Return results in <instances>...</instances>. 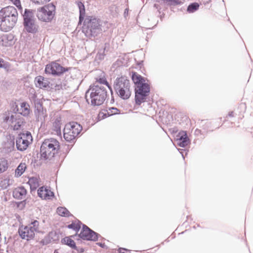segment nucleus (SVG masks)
<instances>
[{"label": "nucleus", "instance_id": "nucleus-1", "mask_svg": "<svg viewBox=\"0 0 253 253\" xmlns=\"http://www.w3.org/2000/svg\"><path fill=\"white\" fill-rule=\"evenodd\" d=\"M18 16L17 9L13 6H8L0 10V29L8 32L15 26Z\"/></svg>", "mask_w": 253, "mask_h": 253}, {"label": "nucleus", "instance_id": "nucleus-2", "mask_svg": "<svg viewBox=\"0 0 253 253\" xmlns=\"http://www.w3.org/2000/svg\"><path fill=\"white\" fill-rule=\"evenodd\" d=\"M131 79L136 85L135 102L138 105L145 101L146 97L150 91V85L146 83V79L135 72H132Z\"/></svg>", "mask_w": 253, "mask_h": 253}, {"label": "nucleus", "instance_id": "nucleus-3", "mask_svg": "<svg viewBox=\"0 0 253 253\" xmlns=\"http://www.w3.org/2000/svg\"><path fill=\"white\" fill-rule=\"evenodd\" d=\"M107 96V91L102 85H93L86 92V98L90 100L92 105H100L103 103Z\"/></svg>", "mask_w": 253, "mask_h": 253}, {"label": "nucleus", "instance_id": "nucleus-4", "mask_svg": "<svg viewBox=\"0 0 253 253\" xmlns=\"http://www.w3.org/2000/svg\"><path fill=\"white\" fill-rule=\"evenodd\" d=\"M59 147V142L56 139L50 138L44 140L41 146V157L45 159L53 157Z\"/></svg>", "mask_w": 253, "mask_h": 253}, {"label": "nucleus", "instance_id": "nucleus-5", "mask_svg": "<svg viewBox=\"0 0 253 253\" xmlns=\"http://www.w3.org/2000/svg\"><path fill=\"white\" fill-rule=\"evenodd\" d=\"M100 20L93 16H87L84 21L83 31L86 36H97L102 31Z\"/></svg>", "mask_w": 253, "mask_h": 253}, {"label": "nucleus", "instance_id": "nucleus-6", "mask_svg": "<svg viewBox=\"0 0 253 253\" xmlns=\"http://www.w3.org/2000/svg\"><path fill=\"white\" fill-rule=\"evenodd\" d=\"M115 89L119 96L123 99H127L131 94L129 80L122 77L117 79Z\"/></svg>", "mask_w": 253, "mask_h": 253}, {"label": "nucleus", "instance_id": "nucleus-7", "mask_svg": "<svg viewBox=\"0 0 253 253\" xmlns=\"http://www.w3.org/2000/svg\"><path fill=\"white\" fill-rule=\"evenodd\" d=\"M55 6L50 3L39 8L37 16L38 19L45 22H50L53 19L55 14Z\"/></svg>", "mask_w": 253, "mask_h": 253}, {"label": "nucleus", "instance_id": "nucleus-8", "mask_svg": "<svg viewBox=\"0 0 253 253\" xmlns=\"http://www.w3.org/2000/svg\"><path fill=\"white\" fill-rule=\"evenodd\" d=\"M82 126L79 124L72 122L67 124L63 130V136L67 141L70 142L74 140L80 133Z\"/></svg>", "mask_w": 253, "mask_h": 253}, {"label": "nucleus", "instance_id": "nucleus-9", "mask_svg": "<svg viewBox=\"0 0 253 253\" xmlns=\"http://www.w3.org/2000/svg\"><path fill=\"white\" fill-rule=\"evenodd\" d=\"M39 226V221L34 220L28 226H21L19 227L18 230L19 235L23 239L30 240L34 237L35 232L38 231Z\"/></svg>", "mask_w": 253, "mask_h": 253}, {"label": "nucleus", "instance_id": "nucleus-10", "mask_svg": "<svg viewBox=\"0 0 253 253\" xmlns=\"http://www.w3.org/2000/svg\"><path fill=\"white\" fill-rule=\"evenodd\" d=\"M24 26L28 33L34 34L38 31V26L35 23L32 12L27 9L25 10L24 15Z\"/></svg>", "mask_w": 253, "mask_h": 253}, {"label": "nucleus", "instance_id": "nucleus-11", "mask_svg": "<svg viewBox=\"0 0 253 253\" xmlns=\"http://www.w3.org/2000/svg\"><path fill=\"white\" fill-rule=\"evenodd\" d=\"M32 140V136L30 132H27L25 133L20 134L16 140L17 149L20 151L26 150Z\"/></svg>", "mask_w": 253, "mask_h": 253}, {"label": "nucleus", "instance_id": "nucleus-12", "mask_svg": "<svg viewBox=\"0 0 253 253\" xmlns=\"http://www.w3.org/2000/svg\"><path fill=\"white\" fill-rule=\"evenodd\" d=\"M68 71L56 61H52L47 64L45 68V72L48 74L59 76Z\"/></svg>", "mask_w": 253, "mask_h": 253}, {"label": "nucleus", "instance_id": "nucleus-13", "mask_svg": "<svg viewBox=\"0 0 253 253\" xmlns=\"http://www.w3.org/2000/svg\"><path fill=\"white\" fill-rule=\"evenodd\" d=\"M79 236L82 239L86 240L96 241L98 239L97 234L86 225H83Z\"/></svg>", "mask_w": 253, "mask_h": 253}, {"label": "nucleus", "instance_id": "nucleus-14", "mask_svg": "<svg viewBox=\"0 0 253 253\" xmlns=\"http://www.w3.org/2000/svg\"><path fill=\"white\" fill-rule=\"evenodd\" d=\"M38 196L45 200H52L54 198V193L47 187L42 186L38 190Z\"/></svg>", "mask_w": 253, "mask_h": 253}, {"label": "nucleus", "instance_id": "nucleus-15", "mask_svg": "<svg viewBox=\"0 0 253 253\" xmlns=\"http://www.w3.org/2000/svg\"><path fill=\"white\" fill-rule=\"evenodd\" d=\"M175 142L177 145L184 147L189 143V139L185 131H180L176 135Z\"/></svg>", "mask_w": 253, "mask_h": 253}, {"label": "nucleus", "instance_id": "nucleus-16", "mask_svg": "<svg viewBox=\"0 0 253 253\" xmlns=\"http://www.w3.org/2000/svg\"><path fill=\"white\" fill-rule=\"evenodd\" d=\"M6 122L10 125L14 130L19 129L23 123V121L19 118L17 119L16 115H11L10 118H7Z\"/></svg>", "mask_w": 253, "mask_h": 253}, {"label": "nucleus", "instance_id": "nucleus-17", "mask_svg": "<svg viewBox=\"0 0 253 253\" xmlns=\"http://www.w3.org/2000/svg\"><path fill=\"white\" fill-rule=\"evenodd\" d=\"M120 113L119 110L116 108H109L108 109L104 110L99 114V117L105 118L110 116L118 114Z\"/></svg>", "mask_w": 253, "mask_h": 253}, {"label": "nucleus", "instance_id": "nucleus-18", "mask_svg": "<svg viewBox=\"0 0 253 253\" xmlns=\"http://www.w3.org/2000/svg\"><path fill=\"white\" fill-rule=\"evenodd\" d=\"M35 81L37 82V86L41 88H46L49 86L50 82L48 79L44 78L42 76L36 77Z\"/></svg>", "mask_w": 253, "mask_h": 253}, {"label": "nucleus", "instance_id": "nucleus-19", "mask_svg": "<svg viewBox=\"0 0 253 253\" xmlns=\"http://www.w3.org/2000/svg\"><path fill=\"white\" fill-rule=\"evenodd\" d=\"M26 194L27 191L23 187H18L13 191V196L17 199H22Z\"/></svg>", "mask_w": 253, "mask_h": 253}, {"label": "nucleus", "instance_id": "nucleus-20", "mask_svg": "<svg viewBox=\"0 0 253 253\" xmlns=\"http://www.w3.org/2000/svg\"><path fill=\"white\" fill-rule=\"evenodd\" d=\"M18 111L21 115L28 116L30 113V108L29 104L25 102L21 103Z\"/></svg>", "mask_w": 253, "mask_h": 253}, {"label": "nucleus", "instance_id": "nucleus-21", "mask_svg": "<svg viewBox=\"0 0 253 253\" xmlns=\"http://www.w3.org/2000/svg\"><path fill=\"white\" fill-rule=\"evenodd\" d=\"M77 4L80 9L79 23H81L84 20V16L85 15V7L83 3L81 1L78 2Z\"/></svg>", "mask_w": 253, "mask_h": 253}, {"label": "nucleus", "instance_id": "nucleus-22", "mask_svg": "<svg viewBox=\"0 0 253 253\" xmlns=\"http://www.w3.org/2000/svg\"><path fill=\"white\" fill-rule=\"evenodd\" d=\"M77 4L80 9L79 23H81L84 20V16L85 15V7L83 3L81 1L78 2Z\"/></svg>", "mask_w": 253, "mask_h": 253}, {"label": "nucleus", "instance_id": "nucleus-23", "mask_svg": "<svg viewBox=\"0 0 253 253\" xmlns=\"http://www.w3.org/2000/svg\"><path fill=\"white\" fill-rule=\"evenodd\" d=\"M57 213L62 216H69L71 214L70 211L65 207H58L56 210Z\"/></svg>", "mask_w": 253, "mask_h": 253}, {"label": "nucleus", "instance_id": "nucleus-24", "mask_svg": "<svg viewBox=\"0 0 253 253\" xmlns=\"http://www.w3.org/2000/svg\"><path fill=\"white\" fill-rule=\"evenodd\" d=\"M26 165L25 163H20L15 170V176H20L25 171Z\"/></svg>", "mask_w": 253, "mask_h": 253}, {"label": "nucleus", "instance_id": "nucleus-25", "mask_svg": "<svg viewBox=\"0 0 253 253\" xmlns=\"http://www.w3.org/2000/svg\"><path fill=\"white\" fill-rule=\"evenodd\" d=\"M62 242L70 247L72 249H76V243L75 241L71 238V237H66L62 240Z\"/></svg>", "mask_w": 253, "mask_h": 253}, {"label": "nucleus", "instance_id": "nucleus-26", "mask_svg": "<svg viewBox=\"0 0 253 253\" xmlns=\"http://www.w3.org/2000/svg\"><path fill=\"white\" fill-rule=\"evenodd\" d=\"M28 184L31 189H36L39 185L38 179L36 177H31L29 179Z\"/></svg>", "mask_w": 253, "mask_h": 253}, {"label": "nucleus", "instance_id": "nucleus-27", "mask_svg": "<svg viewBox=\"0 0 253 253\" xmlns=\"http://www.w3.org/2000/svg\"><path fill=\"white\" fill-rule=\"evenodd\" d=\"M8 168V164L7 161L3 159H0V173L5 171Z\"/></svg>", "mask_w": 253, "mask_h": 253}, {"label": "nucleus", "instance_id": "nucleus-28", "mask_svg": "<svg viewBox=\"0 0 253 253\" xmlns=\"http://www.w3.org/2000/svg\"><path fill=\"white\" fill-rule=\"evenodd\" d=\"M81 227V223L79 221H75L68 225V227L76 231H78Z\"/></svg>", "mask_w": 253, "mask_h": 253}, {"label": "nucleus", "instance_id": "nucleus-29", "mask_svg": "<svg viewBox=\"0 0 253 253\" xmlns=\"http://www.w3.org/2000/svg\"><path fill=\"white\" fill-rule=\"evenodd\" d=\"M199 7L198 3H193L189 5L187 8V11L190 13H192L197 10Z\"/></svg>", "mask_w": 253, "mask_h": 253}, {"label": "nucleus", "instance_id": "nucleus-30", "mask_svg": "<svg viewBox=\"0 0 253 253\" xmlns=\"http://www.w3.org/2000/svg\"><path fill=\"white\" fill-rule=\"evenodd\" d=\"M98 84H106L108 85V83L104 77L96 79V81L93 85H99Z\"/></svg>", "mask_w": 253, "mask_h": 253}, {"label": "nucleus", "instance_id": "nucleus-31", "mask_svg": "<svg viewBox=\"0 0 253 253\" xmlns=\"http://www.w3.org/2000/svg\"><path fill=\"white\" fill-rule=\"evenodd\" d=\"M33 3L35 4L42 5L44 4L47 2H49L50 0H30Z\"/></svg>", "mask_w": 253, "mask_h": 253}, {"label": "nucleus", "instance_id": "nucleus-32", "mask_svg": "<svg viewBox=\"0 0 253 253\" xmlns=\"http://www.w3.org/2000/svg\"><path fill=\"white\" fill-rule=\"evenodd\" d=\"M18 8H21V5L20 0H10Z\"/></svg>", "mask_w": 253, "mask_h": 253}, {"label": "nucleus", "instance_id": "nucleus-33", "mask_svg": "<svg viewBox=\"0 0 253 253\" xmlns=\"http://www.w3.org/2000/svg\"><path fill=\"white\" fill-rule=\"evenodd\" d=\"M119 252L120 253H130L129 250L124 249V248H120L119 249Z\"/></svg>", "mask_w": 253, "mask_h": 253}, {"label": "nucleus", "instance_id": "nucleus-34", "mask_svg": "<svg viewBox=\"0 0 253 253\" xmlns=\"http://www.w3.org/2000/svg\"><path fill=\"white\" fill-rule=\"evenodd\" d=\"M8 144L9 145V148L12 149L14 148V143L12 141H9L7 142Z\"/></svg>", "mask_w": 253, "mask_h": 253}, {"label": "nucleus", "instance_id": "nucleus-35", "mask_svg": "<svg viewBox=\"0 0 253 253\" xmlns=\"http://www.w3.org/2000/svg\"><path fill=\"white\" fill-rule=\"evenodd\" d=\"M228 116L230 117H234V112L233 111L229 112L228 113Z\"/></svg>", "mask_w": 253, "mask_h": 253}, {"label": "nucleus", "instance_id": "nucleus-36", "mask_svg": "<svg viewBox=\"0 0 253 253\" xmlns=\"http://www.w3.org/2000/svg\"><path fill=\"white\" fill-rule=\"evenodd\" d=\"M3 62V61L0 59V67H1L2 66V63Z\"/></svg>", "mask_w": 253, "mask_h": 253}, {"label": "nucleus", "instance_id": "nucleus-37", "mask_svg": "<svg viewBox=\"0 0 253 253\" xmlns=\"http://www.w3.org/2000/svg\"><path fill=\"white\" fill-rule=\"evenodd\" d=\"M54 253H59V252L57 250H56L54 251Z\"/></svg>", "mask_w": 253, "mask_h": 253}]
</instances>
